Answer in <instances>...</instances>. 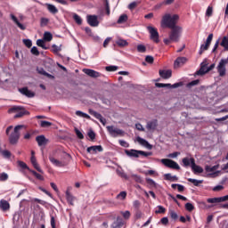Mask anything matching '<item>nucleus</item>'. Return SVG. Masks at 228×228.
I'll use <instances>...</instances> for the list:
<instances>
[{
    "label": "nucleus",
    "mask_w": 228,
    "mask_h": 228,
    "mask_svg": "<svg viewBox=\"0 0 228 228\" xmlns=\"http://www.w3.org/2000/svg\"><path fill=\"white\" fill-rule=\"evenodd\" d=\"M219 167H220V165H218V164L214 167L206 166L205 170H206V172H215V170H218Z\"/></svg>",
    "instance_id": "36"
},
{
    "label": "nucleus",
    "mask_w": 228,
    "mask_h": 228,
    "mask_svg": "<svg viewBox=\"0 0 228 228\" xmlns=\"http://www.w3.org/2000/svg\"><path fill=\"white\" fill-rule=\"evenodd\" d=\"M23 44L28 49L31 47V45H33V42L30 39H23Z\"/></svg>",
    "instance_id": "52"
},
{
    "label": "nucleus",
    "mask_w": 228,
    "mask_h": 228,
    "mask_svg": "<svg viewBox=\"0 0 228 228\" xmlns=\"http://www.w3.org/2000/svg\"><path fill=\"white\" fill-rule=\"evenodd\" d=\"M188 62L187 58H177L174 62L175 69H181L183 65L186 64Z\"/></svg>",
    "instance_id": "19"
},
{
    "label": "nucleus",
    "mask_w": 228,
    "mask_h": 228,
    "mask_svg": "<svg viewBox=\"0 0 228 228\" xmlns=\"http://www.w3.org/2000/svg\"><path fill=\"white\" fill-rule=\"evenodd\" d=\"M126 197H127V192L126 191H123L119 194L117 195V199L118 200H126Z\"/></svg>",
    "instance_id": "38"
},
{
    "label": "nucleus",
    "mask_w": 228,
    "mask_h": 228,
    "mask_svg": "<svg viewBox=\"0 0 228 228\" xmlns=\"http://www.w3.org/2000/svg\"><path fill=\"white\" fill-rule=\"evenodd\" d=\"M41 127H51L53 126V123L49 121H40Z\"/></svg>",
    "instance_id": "50"
},
{
    "label": "nucleus",
    "mask_w": 228,
    "mask_h": 228,
    "mask_svg": "<svg viewBox=\"0 0 228 228\" xmlns=\"http://www.w3.org/2000/svg\"><path fill=\"white\" fill-rule=\"evenodd\" d=\"M211 42H213V33L209 34L208 37H207L206 42L200 45V54H202L204 51H208V49H209Z\"/></svg>",
    "instance_id": "10"
},
{
    "label": "nucleus",
    "mask_w": 228,
    "mask_h": 228,
    "mask_svg": "<svg viewBox=\"0 0 228 228\" xmlns=\"http://www.w3.org/2000/svg\"><path fill=\"white\" fill-rule=\"evenodd\" d=\"M146 183H148V184H150V186L156 188V182H154V180H152L151 178H147Z\"/></svg>",
    "instance_id": "62"
},
{
    "label": "nucleus",
    "mask_w": 228,
    "mask_h": 228,
    "mask_svg": "<svg viewBox=\"0 0 228 228\" xmlns=\"http://www.w3.org/2000/svg\"><path fill=\"white\" fill-rule=\"evenodd\" d=\"M137 142L140 143V145H142L143 147H146V149H149V151H151L152 149V144L149 143L147 140L142 138V137H137Z\"/></svg>",
    "instance_id": "24"
},
{
    "label": "nucleus",
    "mask_w": 228,
    "mask_h": 228,
    "mask_svg": "<svg viewBox=\"0 0 228 228\" xmlns=\"http://www.w3.org/2000/svg\"><path fill=\"white\" fill-rule=\"evenodd\" d=\"M18 165L19 167H20V168H23L24 170H28V172L29 170H31L24 161H18Z\"/></svg>",
    "instance_id": "44"
},
{
    "label": "nucleus",
    "mask_w": 228,
    "mask_h": 228,
    "mask_svg": "<svg viewBox=\"0 0 228 228\" xmlns=\"http://www.w3.org/2000/svg\"><path fill=\"white\" fill-rule=\"evenodd\" d=\"M103 149L101 145L91 146L87 148L89 154H97V152H102Z\"/></svg>",
    "instance_id": "20"
},
{
    "label": "nucleus",
    "mask_w": 228,
    "mask_h": 228,
    "mask_svg": "<svg viewBox=\"0 0 228 228\" xmlns=\"http://www.w3.org/2000/svg\"><path fill=\"white\" fill-rule=\"evenodd\" d=\"M207 202H208V204H220V202H222V197H219V198H208L207 200Z\"/></svg>",
    "instance_id": "30"
},
{
    "label": "nucleus",
    "mask_w": 228,
    "mask_h": 228,
    "mask_svg": "<svg viewBox=\"0 0 228 228\" xmlns=\"http://www.w3.org/2000/svg\"><path fill=\"white\" fill-rule=\"evenodd\" d=\"M207 17H211L213 15V7L208 6L206 12Z\"/></svg>",
    "instance_id": "61"
},
{
    "label": "nucleus",
    "mask_w": 228,
    "mask_h": 228,
    "mask_svg": "<svg viewBox=\"0 0 228 228\" xmlns=\"http://www.w3.org/2000/svg\"><path fill=\"white\" fill-rule=\"evenodd\" d=\"M22 127H24L22 125H18L14 127V129L13 126H9L6 128L5 134L9 136L8 140L11 145H17V143H19V140L20 138V129H22ZM12 129H13V131L10 134V131H12Z\"/></svg>",
    "instance_id": "1"
},
{
    "label": "nucleus",
    "mask_w": 228,
    "mask_h": 228,
    "mask_svg": "<svg viewBox=\"0 0 228 228\" xmlns=\"http://www.w3.org/2000/svg\"><path fill=\"white\" fill-rule=\"evenodd\" d=\"M147 29L150 33L151 40L155 42V44H159V33L158 32V28L149 26Z\"/></svg>",
    "instance_id": "7"
},
{
    "label": "nucleus",
    "mask_w": 228,
    "mask_h": 228,
    "mask_svg": "<svg viewBox=\"0 0 228 228\" xmlns=\"http://www.w3.org/2000/svg\"><path fill=\"white\" fill-rule=\"evenodd\" d=\"M87 24L92 28H97L99 26V18L97 15L89 14L86 16Z\"/></svg>",
    "instance_id": "11"
},
{
    "label": "nucleus",
    "mask_w": 228,
    "mask_h": 228,
    "mask_svg": "<svg viewBox=\"0 0 228 228\" xmlns=\"http://www.w3.org/2000/svg\"><path fill=\"white\" fill-rule=\"evenodd\" d=\"M44 40L45 42H51V40H53V34H51V32H45Z\"/></svg>",
    "instance_id": "39"
},
{
    "label": "nucleus",
    "mask_w": 228,
    "mask_h": 228,
    "mask_svg": "<svg viewBox=\"0 0 228 228\" xmlns=\"http://www.w3.org/2000/svg\"><path fill=\"white\" fill-rule=\"evenodd\" d=\"M177 20H179V15L174 14L171 16L170 14H166L162 17L161 26L162 28H169L172 29L173 28L177 27Z\"/></svg>",
    "instance_id": "3"
},
{
    "label": "nucleus",
    "mask_w": 228,
    "mask_h": 228,
    "mask_svg": "<svg viewBox=\"0 0 228 228\" xmlns=\"http://www.w3.org/2000/svg\"><path fill=\"white\" fill-rule=\"evenodd\" d=\"M107 131H109L110 136H113L114 138H117V136L124 134V131L121 129L116 128L113 126H108Z\"/></svg>",
    "instance_id": "12"
},
{
    "label": "nucleus",
    "mask_w": 228,
    "mask_h": 228,
    "mask_svg": "<svg viewBox=\"0 0 228 228\" xmlns=\"http://www.w3.org/2000/svg\"><path fill=\"white\" fill-rule=\"evenodd\" d=\"M123 225L124 220L122 219V217L118 216L117 220L114 223H112L111 228H122Z\"/></svg>",
    "instance_id": "25"
},
{
    "label": "nucleus",
    "mask_w": 228,
    "mask_h": 228,
    "mask_svg": "<svg viewBox=\"0 0 228 228\" xmlns=\"http://www.w3.org/2000/svg\"><path fill=\"white\" fill-rule=\"evenodd\" d=\"M188 182L191 183L194 186H199V184H202V183H204L203 180H197L192 178H188Z\"/></svg>",
    "instance_id": "37"
},
{
    "label": "nucleus",
    "mask_w": 228,
    "mask_h": 228,
    "mask_svg": "<svg viewBox=\"0 0 228 228\" xmlns=\"http://www.w3.org/2000/svg\"><path fill=\"white\" fill-rule=\"evenodd\" d=\"M36 142L39 147H43L46 143H49V139L45 138V135H37L36 137Z\"/></svg>",
    "instance_id": "18"
},
{
    "label": "nucleus",
    "mask_w": 228,
    "mask_h": 228,
    "mask_svg": "<svg viewBox=\"0 0 228 228\" xmlns=\"http://www.w3.org/2000/svg\"><path fill=\"white\" fill-rule=\"evenodd\" d=\"M87 136L91 139L92 142L95 140V132L94 130L90 129L87 133Z\"/></svg>",
    "instance_id": "48"
},
{
    "label": "nucleus",
    "mask_w": 228,
    "mask_h": 228,
    "mask_svg": "<svg viewBox=\"0 0 228 228\" xmlns=\"http://www.w3.org/2000/svg\"><path fill=\"white\" fill-rule=\"evenodd\" d=\"M116 44L117 45H118V47H126L129 45V43H127V41H126L125 39H118L116 41Z\"/></svg>",
    "instance_id": "34"
},
{
    "label": "nucleus",
    "mask_w": 228,
    "mask_h": 228,
    "mask_svg": "<svg viewBox=\"0 0 228 228\" xmlns=\"http://www.w3.org/2000/svg\"><path fill=\"white\" fill-rule=\"evenodd\" d=\"M60 51H61V46H58L56 45H53L52 46V53H53V54H56V56H61V54H59Z\"/></svg>",
    "instance_id": "32"
},
{
    "label": "nucleus",
    "mask_w": 228,
    "mask_h": 228,
    "mask_svg": "<svg viewBox=\"0 0 228 228\" xmlns=\"http://www.w3.org/2000/svg\"><path fill=\"white\" fill-rule=\"evenodd\" d=\"M37 45H38V47H42V49H47V46H45V42L43 39H37Z\"/></svg>",
    "instance_id": "42"
},
{
    "label": "nucleus",
    "mask_w": 228,
    "mask_h": 228,
    "mask_svg": "<svg viewBox=\"0 0 228 228\" xmlns=\"http://www.w3.org/2000/svg\"><path fill=\"white\" fill-rule=\"evenodd\" d=\"M104 6H105V12H106V14L108 16L110 15L111 12L110 10V1L109 0H104Z\"/></svg>",
    "instance_id": "40"
},
{
    "label": "nucleus",
    "mask_w": 228,
    "mask_h": 228,
    "mask_svg": "<svg viewBox=\"0 0 228 228\" xmlns=\"http://www.w3.org/2000/svg\"><path fill=\"white\" fill-rule=\"evenodd\" d=\"M161 163L164 164L167 168H172L173 170H181V167L177 162L169 159H162Z\"/></svg>",
    "instance_id": "9"
},
{
    "label": "nucleus",
    "mask_w": 228,
    "mask_h": 228,
    "mask_svg": "<svg viewBox=\"0 0 228 228\" xmlns=\"http://www.w3.org/2000/svg\"><path fill=\"white\" fill-rule=\"evenodd\" d=\"M166 181H172V182H175V181H179V177L174 175L172 176V174H166L164 175Z\"/></svg>",
    "instance_id": "31"
},
{
    "label": "nucleus",
    "mask_w": 228,
    "mask_h": 228,
    "mask_svg": "<svg viewBox=\"0 0 228 228\" xmlns=\"http://www.w3.org/2000/svg\"><path fill=\"white\" fill-rule=\"evenodd\" d=\"M125 153L129 158H140V151L138 150H126Z\"/></svg>",
    "instance_id": "22"
},
{
    "label": "nucleus",
    "mask_w": 228,
    "mask_h": 228,
    "mask_svg": "<svg viewBox=\"0 0 228 228\" xmlns=\"http://www.w3.org/2000/svg\"><path fill=\"white\" fill-rule=\"evenodd\" d=\"M159 74L162 79H170L172 77V69H159Z\"/></svg>",
    "instance_id": "17"
},
{
    "label": "nucleus",
    "mask_w": 228,
    "mask_h": 228,
    "mask_svg": "<svg viewBox=\"0 0 228 228\" xmlns=\"http://www.w3.org/2000/svg\"><path fill=\"white\" fill-rule=\"evenodd\" d=\"M137 51L138 53H145L147 51V48L143 45H138Z\"/></svg>",
    "instance_id": "56"
},
{
    "label": "nucleus",
    "mask_w": 228,
    "mask_h": 228,
    "mask_svg": "<svg viewBox=\"0 0 228 228\" xmlns=\"http://www.w3.org/2000/svg\"><path fill=\"white\" fill-rule=\"evenodd\" d=\"M8 180V174H6V173H2L1 175H0V181H7Z\"/></svg>",
    "instance_id": "64"
},
{
    "label": "nucleus",
    "mask_w": 228,
    "mask_h": 228,
    "mask_svg": "<svg viewBox=\"0 0 228 228\" xmlns=\"http://www.w3.org/2000/svg\"><path fill=\"white\" fill-rule=\"evenodd\" d=\"M83 72L84 74H86V76H89V77H94V78L101 77V73L91 69H84Z\"/></svg>",
    "instance_id": "16"
},
{
    "label": "nucleus",
    "mask_w": 228,
    "mask_h": 228,
    "mask_svg": "<svg viewBox=\"0 0 228 228\" xmlns=\"http://www.w3.org/2000/svg\"><path fill=\"white\" fill-rule=\"evenodd\" d=\"M199 83H200V80H199V79L192 80L191 82L187 84V88H191V86H197V85H199Z\"/></svg>",
    "instance_id": "43"
},
{
    "label": "nucleus",
    "mask_w": 228,
    "mask_h": 228,
    "mask_svg": "<svg viewBox=\"0 0 228 228\" xmlns=\"http://www.w3.org/2000/svg\"><path fill=\"white\" fill-rule=\"evenodd\" d=\"M133 179L135 183H142V177L137 175H132Z\"/></svg>",
    "instance_id": "63"
},
{
    "label": "nucleus",
    "mask_w": 228,
    "mask_h": 228,
    "mask_svg": "<svg viewBox=\"0 0 228 228\" xmlns=\"http://www.w3.org/2000/svg\"><path fill=\"white\" fill-rule=\"evenodd\" d=\"M47 24H49V19H47V18H41L40 26L42 28H44V26H47Z\"/></svg>",
    "instance_id": "51"
},
{
    "label": "nucleus",
    "mask_w": 228,
    "mask_h": 228,
    "mask_svg": "<svg viewBox=\"0 0 228 228\" xmlns=\"http://www.w3.org/2000/svg\"><path fill=\"white\" fill-rule=\"evenodd\" d=\"M89 113L90 115H93V117H95V118H97L98 120H100V122L103 125L106 126V118H104L102 117V115H101V113L90 109L89 110Z\"/></svg>",
    "instance_id": "15"
},
{
    "label": "nucleus",
    "mask_w": 228,
    "mask_h": 228,
    "mask_svg": "<svg viewBox=\"0 0 228 228\" xmlns=\"http://www.w3.org/2000/svg\"><path fill=\"white\" fill-rule=\"evenodd\" d=\"M127 14H122L119 16L117 23L118 24H124V22H127Z\"/></svg>",
    "instance_id": "35"
},
{
    "label": "nucleus",
    "mask_w": 228,
    "mask_h": 228,
    "mask_svg": "<svg viewBox=\"0 0 228 228\" xmlns=\"http://www.w3.org/2000/svg\"><path fill=\"white\" fill-rule=\"evenodd\" d=\"M177 156H181V152H179V151H175V152H173V153H170V154H168L167 155V158H171V159H175V158H177Z\"/></svg>",
    "instance_id": "60"
},
{
    "label": "nucleus",
    "mask_w": 228,
    "mask_h": 228,
    "mask_svg": "<svg viewBox=\"0 0 228 228\" xmlns=\"http://www.w3.org/2000/svg\"><path fill=\"white\" fill-rule=\"evenodd\" d=\"M0 209H2V211H8L10 209V203L5 200H1Z\"/></svg>",
    "instance_id": "27"
},
{
    "label": "nucleus",
    "mask_w": 228,
    "mask_h": 228,
    "mask_svg": "<svg viewBox=\"0 0 228 228\" xmlns=\"http://www.w3.org/2000/svg\"><path fill=\"white\" fill-rule=\"evenodd\" d=\"M49 159L54 167H63L69 165V161H70V155L65 151H61L60 154V159H55L53 155H49Z\"/></svg>",
    "instance_id": "2"
},
{
    "label": "nucleus",
    "mask_w": 228,
    "mask_h": 228,
    "mask_svg": "<svg viewBox=\"0 0 228 228\" xmlns=\"http://www.w3.org/2000/svg\"><path fill=\"white\" fill-rule=\"evenodd\" d=\"M169 215H170L172 220H177V218H179V216L174 210H170Z\"/></svg>",
    "instance_id": "53"
},
{
    "label": "nucleus",
    "mask_w": 228,
    "mask_h": 228,
    "mask_svg": "<svg viewBox=\"0 0 228 228\" xmlns=\"http://www.w3.org/2000/svg\"><path fill=\"white\" fill-rule=\"evenodd\" d=\"M105 69L107 70V72H115V70L118 69V66H107L105 68Z\"/></svg>",
    "instance_id": "49"
},
{
    "label": "nucleus",
    "mask_w": 228,
    "mask_h": 228,
    "mask_svg": "<svg viewBox=\"0 0 228 228\" xmlns=\"http://www.w3.org/2000/svg\"><path fill=\"white\" fill-rule=\"evenodd\" d=\"M185 209H186L187 211L191 212V211H193V209H195V207H194L193 204H191V203H186V204H185Z\"/></svg>",
    "instance_id": "57"
},
{
    "label": "nucleus",
    "mask_w": 228,
    "mask_h": 228,
    "mask_svg": "<svg viewBox=\"0 0 228 228\" xmlns=\"http://www.w3.org/2000/svg\"><path fill=\"white\" fill-rule=\"evenodd\" d=\"M139 156H144V158H148V156H152V152L149 151H139Z\"/></svg>",
    "instance_id": "59"
},
{
    "label": "nucleus",
    "mask_w": 228,
    "mask_h": 228,
    "mask_svg": "<svg viewBox=\"0 0 228 228\" xmlns=\"http://www.w3.org/2000/svg\"><path fill=\"white\" fill-rule=\"evenodd\" d=\"M220 45V39H218L215 45L212 49V53L213 54H216V53H218V46Z\"/></svg>",
    "instance_id": "46"
},
{
    "label": "nucleus",
    "mask_w": 228,
    "mask_h": 228,
    "mask_svg": "<svg viewBox=\"0 0 228 228\" xmlns=\"http://www.w3.org/2000/svg\"><path fill=\"white\" fill-rule=\"evenodd\" d=\"M30 52L31 54H34V56H38L40 54V52L38 51V48H37V46H33Z\"/></svg>",
    "instance_id": "54"
},
{
    "label": "nucleus",
    "mask_w": 228,
    "mask_h": 228,
    "mask_svg": "<svg viewBox=\"0 0 228 228\" xmlns=\"http://www.w3.org/2000/svg\"><path fill=\"white\" fill-rule=\"evenodd\" d=\"M73 19L75 22L78 24V26H81V24H83V20L81 19V16L77 15V13L73 15Z\"/></svg>",
    "instance_id": "41"
},
{
    "label": "nucleus",
    "mask_w": 228,
    "mask_h": 228,
    "mask_svg": "<svg viewBox=\"0 0 228 228\" xmlns=\"http://www.w3.org/2000/svg\"><path fill=\"white\" fill-rule=\"evenodd\" d=\"M228 60L227 59H222L217 65V72L219 74V77H225V75L227 74V69H225V65H227Z\"/></svg>",
    "instance_id": "6"
},
{
    "label": "nucleus",
    "mask_w": 228,
    "mask_h": 228,
    "mask_svg": "<svg viewBox=\"0 0 228 228\" xmlns=\"http://www.w3.org/2000/svg\"><path fill=\"white\" fill-rule=\"evenodd\" d=\"M46 8L50 13H53V15H56L58 13V8H56L55 5L51 4H46Z\"/></svg>",
    "instance_id": "28"
},
{
    "label": "nucleus",
    "mask_w": 228,
    "mask_h": 228,
    "mask_svg": "<svg viewBox=\"0 0 228 228\" xmlns=\"http://www.w3.org/2000/svg\"><path fill=\"white\" fill-rule=\"evenodd\" d=\"M30 162L32 163L34 168H36V170H37V172H39L40 174H44V171L42 170V168H40V166H38V162H37L36 157H31Z\"/></svg>",
    "instance_id": "26"
},
{
    "label": "nucleus",
    "mask_w": 228,
    "mask_h": 228,
    "mask_svg": "<svg viewBox=\"0 0 228 228\" xmlns=\"http://www.w3.org/2000/svg\"><path fill=\"white\" fill-rule=\"evenodd\" d=\"M159 210H156V215L163 214L167 211V209L163 206H158Z\"/></svg>",
    "instance_id": "55"
},
{
    "label": "nucleus",
    "mask_w": 228,
    "mask_h": 228,
    "mask_svg": "<svg viewBox=\"0 0 228 228\" xmlns=\"http://www.w3.org/2000/svg\"><path fill=\"white\" fill-rule=\"evenodd\" d=\"M156 127H158V119L149 121L146 125V129H148V131H156Z\"/></svg>",
    "instance_id": "21"
},
{
    "label": "nucleus",
    "mask_w": 228,
    "mask_h": 228,
    "mask_svg": "<svg viewBox=\"0 0 228 228\" xmlns=\"http://www.w3.org/2000/svg\"><path fill=\"white\" fill-rule=\"evenodd\" d=\"M155 86L157 88H179V86H183V82L172 84H163V83H156Z\"/></svg>",
    "instance_id": "13"
},
{
    "label": "nucleus",
    "mask_w": 228,
    "mask_h": 228,
    "mask_svg": "<svg viewBox=\"0 0 228 228\" xmlns=\"http://www.w3.org/2000/svg\"><path fill=\"white\" fill-rule=\"evenodd\" d=\"M215 69V63H212L209 66V61L205 60L203 62L200 63V68L198 71L194 73V76H206L208 72H211Z\"/></svg>",
    "instance_id": "4"
},
{
    "label": "nucleus",
    "mask_w": 228,
    "mask_h": 228,
    "mask_svg": "<svg viewBox=\"0 0 228 228\" xmlns=\"http://www.w3.org/2000/svg\"><path fill=\"white\" fill-rule=\"evenodd\" d=\"M191 167L194 174H202L204 172V169L200 167L195 164V159L191 158Z\"/></svg>",
    "instance_id": "14"
},
{
    "label": "nucleus",
    "mask_w": 228,
    "mask_h": 228,
    "mask_svg": "<svg viewBox=\"0 0 228 228\" xmlns=\"http://www.w3.org/2000/svg\"><path fill=\"white\" fill-rule=\"evenodd\" d=\"M29 172H31V174H33V175H35V177H37L39 181H44V176H42V175L37 173V171L30 169Z\"/></svg>",
    "instance_id": "45"
},
{
    "label": "nucleus",
    "mask_w": 228,
    "mask_h": 228,
    "mask_svg": "<svg viewBox=\"0 0 228 228\" xmlns=\"http://www.w3.org/2000/svg\"><path fill=\"white\" fill-rule=\"evenodd\" d=\"M220 45L224 47L225 51H228V36L223 37Z\"/></svg>",
    "instance_id": "33"
},
{
    "label": "nucleus",
    "mask_w": 228,
    "mask_h": 228,
    "mask_svg": "<svg viewBox=\"0 0 228 228\" xmlns=\"http://www.w3.org/2000/svg\"><path fill=\"white\" fill-rule=\"evenodd\" d=\"M75 133H76L77 138H79V140H83L85 138V135L83 134V133H81L79 131V129L75 128Z\"/></svg>",
    "instance_id": "58"
},
{
    "label": "nucleus",
    "mask_w": 228,
    "mask_h": 228,
    "mask_svg": "<svg viewBox=\"0 0 228 228\" xmlns=\"http://www.w3.org/2000/svg\"><path fill=\"white\" fill-rule=\"evenodd\" d=\"M19 92L22 94V95H25L26 97L31 98L35 97V93L32 91H29L28 87L20 88Z\"/></svg>",
    "instance_id": "23"
},
{
    "label": "nucleus",
    "mask_w": 228,
    "mask_h": 228,
    "mask_svg": "<svg viewBox=\"0 0 228 228\" xmlns=\"http://www.w3.org/2000/svg\"><path fill=\"white\" fill-rule=\"evenodd\" d=\"M12 111H20L14 116V118H20L24 117V115H29V111L24 110V107L20 106L12 107L9 110V113H12Z\"/></svg>",
    "instance_id": "8"
},
{
    "label": "nucleus",
    "mask_w": 228,
    "mask_h": 228,
    "mask_svg": "<svg viewBox=\"0 0 228 228\" xmlns=\"http://www.w3.org/2000/svg\"><path fill=\"white\" fill-rule=\"evenodd\" d=\"M182 161L184 167H190L191 165V159L183 158Z\"/></svg>",
    "instance_id": "47"
},
{
    "label": "nucleus",
    "mask_w": 228,
    "mask_h": 228,
    "mask_svg": "<svg viewBox=\"0 0 228 228\" xmlns=\"http://www.w3.org/2000/svg\"><path fill=\"white\" fill-rule=\"evenodd\" d=\"M66 198L68 202L71 205L74 206V200H76V198L70 194L69 191H66Z\"/></svg>",
    "instance_id": "29"
},
{
    "label": "nucleus",
    "mask_w": 228,
    "mask_h": 228,
    "mask_svg": "<svg viewBox=\"0 0 228 228\" xmlns=\"http://www.w3.org/2000/svg\"><path fill=\"white\" fill-rule=\"evenodd\" d=\"M182 33L183 28L179 26L173 27V28H171V31L169 32L170 40H172V42H179Z\"/></svg>",
    "instance_id": "5"
}]
</instances>
